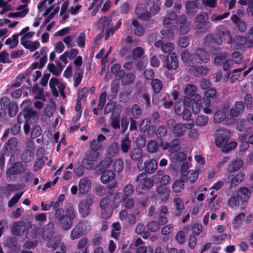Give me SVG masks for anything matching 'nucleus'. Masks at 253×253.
Here are the masks:
<instances>
[{"mask_svg":"<svg viewBox=\"0 0 253 253\" xmlns=\"http://www.w3.org/2000/svg\"><path fill=\"white\" fill-rule=\"evenodd\" d=\"M196 23L194 29L198 30L201 33H205L210 31V23L209 17L206 13L197 15L195 18Z\"/></svg>","mask_w":253,"mask_h":253,"instance_id":"f257e3e1","label":"nucleus"},{"mask_svg":"<svg viewBox=\"0 0 253 253\" xmlns=\"http://www.w3.org/2000/svg\"><path fill=\"white\" fill-rule=\"evenodd\" d=\"M94 196L88 194L85 199L82 200L78 205L79 212L82 217L87 216L90 212V207L93 203Z\"/></svg>","mask_w":253,"mask_h":253,"instance_id":"f03ea898","label":"nucleus"},{"mask_svg":"<svg viewBox=\"0 0 253 253\" xmlns=\"http://www.w3.org/2000/svg\"><path fill=\"white\" fill-rule=\"evenodd\" d=\"M160 58L169 70H176L178 67V58L175 53L170 52L167 56L161 55Z\"/></svg>","mask_w":253,"mask_h":253,"instance_id":"7ed1b4c3","label":"nucleus"},{"mask_svg":"<svg viewBox=\"0 0 253 253\" xmlns=\"http://www.w3.org/2000/svg\"><path fill=\"white\" fill-rule=\"evenodd\" d=\"M66 221L63 222V229H69L72 226L73 220L76 218V214L73 205L71 203L66 204L65 206Z\"/></svg>","mask_w":253,"mask_h":253,"instance_id":"20e7f679","label":"nucleus"},{"mask_svg":"<svg viewBox=\"0 0 253 253\" xmlns=\"http://www.w3.org/2000/svg\"><path fill=\"white\" fill-rule=\"evenodd\" d=\"M230 133L226 129H217L216 132L215 143L217 147L222 148L229 141Z\"/></svg>","mask_w":253,"mask_h":253,"instance_id":"39448f33","label":"nucleus"},{"mask_svg":"<svg viewBox=\"0 0 253 253\" xmlns=\"http://www.w3.org/2000/svg\"><path fill=\"white\" fill-rule=\"evenodd\" d=\"M245 174L243 172H239L236 174H229L228 175L226 182L229 184L228 189L232 190L235 188L245 179Z\"/></svg>","mask_w":253,"mask_h":253,"instance_id":"423d86ee","label":"nucleus"},{"mask_svg":"<svg viewBox=\"0 0 253 253\" xmlns=\"http://www.w3.org/2000/svg\"><path fill=\"white\" fill-rule=\"evenodd\" d=\"M115 177V173L111 170H103L101 175V181L103 183L111 182L108 184L107 187L111 190L117 186L118 183L116 180H114Z\"/></svg>","mask_w":253,"mask_h":253,"instance_id":"0eeeda50","label":"nucleus"},{"mask_svg":"<svg viewBox=\"0 0 253 253\" xmlns=\"http://www.w3.org/2000/svg\"><path fill=\"white\" fill-rule=\"evenodd\" d=\"M21 163H16L9 169H7L6 172V179L8 181H13L15 178V175L23 172L25 169Z\"/></svg>","mask_w":253,"mask_h":253,"instance_id":"6e6552de","label":"nucleus"},{"mask_svg":"<svg viewBox=\"0 0 253 253\" xmlns=\"http://www.w3.org/2000/svg\"><path fill=\"white\" fill-rule=\"evenodd\" d=\"M194 123L193 120H190L189 122L185 124L177 123L173 126V134L177 137L183 136L185 132V129L192 128L194 126Z\"/></svg>","mask_w":253,"mask_h":253,"instance_id":"1a4fd4ad","label":"nucleus"},{"mask_svg":"<svg viewBox=\"0 0 253 253\" xmlns=\"http://www.w3.org/2000/svg\"><path fill=\"white\" fill-rule=\"evenodd\" d=\"M251 191L246 187H241L237 192V196L241 202V208L244 209L247 206L250 198Z\"/></svg>","mask_w":253,"mask_h":253,"instance_id":"9d476101","label":"nucleus"},{"mask_svg":"<svg viewBox=\"0 0 253 253\" xmlns=\"http://www.w3.org/2000/svg\"><path fill=\"white\" fill-rule=\"evenodd\" d=\"M173 210L172 214L174 216L179 217L184 214L186 211L183 200L179 198H174L173 200Z\"/></svg>","mask_w":253,"mask_h":253,"instance_id":"9b49d317","label":"nucleus"},{"mask_svg":"<svg viewBox=\"0 0 253 253\" xmlns=\"http://www.w3.org/2000/svg\"><path fill=\"white\" fill-rule=\"evenodd\" d=\"M194 64L195 63H206L209 62L210 58V53L205 50L201 48L197 49L196 52L194 53Z\"/></svg>","mask_w":253,"mask_h":253,"instance_id":"f8f14e48","label":"nucleus"},{"mask_svg":"<svg viewBox=\"0 0 253 253\" xmlns=\"http://www.w3.org/2000/svg\"><path fill=\"white\" fill-rule=\"evenodd\" d=\"M151 86L153 92L152 102L153 104L157 105L159 103V100L156 99V97L157 95L162 90L163 84L160 80L154 79H152L151 82Z\"/></svg>","mask_w":253,"mask_h":253,"instance_id":"ddd939ff","label":"nucleus"},{"mask_svg":"<svg viewBox=\"0 0 253 253\" xmlns=\"http://www.w3.org/2000/svg\"><path fill=\"white\" fill-rule=\"evenodd\" d=\"M99 154L97 153H92L87 156V158H83L82 160L81 164L84 169H92L94 167V161L98 157Z\"/></svg>","mask_w":253,"mask_h":253,"instance_id":"4468645a","label":"nucleus"},{"mask_svg":"<svg viewBox=\"0 0 253 253\" xmlns=\"http://www.w3.org/2000/svg\"><path fill=\"white\" fill-rule=\"evenodd\" d=\"M217 34L221 35L225 40H227L229 43L233 42L230 32L228 27L225 25H219L216 27Z\"/></svg>","mask_w":253,"mask_h":253,"instance_id":"2eb2a0df","label":"nucleus"},{"mask_svg":"<svg viewBox=\"0 0 253 253\" xmlns=\"http://www.w3.org/2000/svg\"><path fill=\"white\" fill-rule=\"evenodd\" d=\"M26 230V226L23 221L15 222L11 228V234L13 235L20 236L22 235Z\"/></svg>","mask_w":253,"mask_h":253,"instance_id":"dca6fc26","label":"nucleus"},{"mask_svg":"<svg viewBox=\"0 0 253 253\" xmlns=\"http://www.w3.org/2000/svg\"><path fill=\"white\" fill-rule=\"evenodd\" d=\"M54 233V225L51 222L48 223L43 227L42 237L44 240L50 239Z\"/></svg>","mask_w":253,"mask_h":253,"instance_id":"f3484780","label":"nucleus"},{"mask_svg":"<svg viewBox=\"0 0 253 253\" xmlns=\"http://www.w3.org/2000/svg\"><path fill=\"white\" fill-rule=\"evenodd\" d=\"M123 75L120 76L117 80H121L122 85H127L133 83L136 76L133 73H126L125 71L123 72Z\"/></svg>","mask_w":253,"mask_h":253,"instance_id":"a211bd4d","label":"nucleus"},{"mask_svg":"<svg viewBox=\"0 0 253 253\" xmlns=\"http://www.w3.org/2000/svg\"><path fill=\"white\" fill-rule=\"evenodd\" d=\"M84 224L81 222L78 223L73 229L70 233V238L72 240L79 239L82 235L84 234Z\"/></svg>","mask_w":253,"mask_h":253,"instance_id":"6ab92c4d","label":"nucleus"},{"mask_svg":"<svg viewBox=\"0 0 253 253\" xmlns=\"http://www.w3.org/2000/svg\"><path fill=\"white\" fill-rule=\"evenodd\" d=\"M245 109L244 103L242 101H237L230 109V114L232 117H236L242 113Z\"/></svg>","mask_w":253,"mask_h":253,"instance_id":"aec40b11","label":"nucleus"},{"mask_svg":"<svg viewBox=\"0 0 253 253\" xmlns=\"http://www.w3.org/2000/svg\"><path fill=\"white\" fill-rule=\"evenodd\" d=\"M190 69V71L192 72L193 75L195 77L201 78L205 76L208 72V68L206 67L202 66H194V65H191Z\"/></svg>","mask_w":253,"mask_h":253,"instance_id":"412c9836","label":"nucleus"},{"mask_svg":"<svg viewBox=\"0 0 253 253\" xmlns=\"http://www.w3.org/2000/svg\"><path fill=\"white\" fill-rule=\"evenodd\" d=\"M204 40L205 43L209 44L214 43L217 45H220L222 42V37L217 34L215 36L209 34L204 38Z\"/></svg>","mask_w":253,"mask_h":253,"instance_id":"4be33fe9","label":"nucleus"},{"mask_svg":"<svg viewBox=\"0 0 253 253\" xmlns=\"http://www.w3.org/2000/svg\"><path fill=\"white\" fill-rule=\"evenodd\" d=\"M90 188V181L86 177L80 180L79 182V190L81 194H84L88 192Z\"/></svg>","mask_w":253,"mask_h":253,"instance_id":"5701e85b","label":"nucleus"},{"mask_svg":"<svg viewBox=\"0 0 253 253\" xmlns=\"http://www.w3.org/2000/svg\"><path fill=\"white\" fill-rule=\"evenodd\" d=\"M181 176V178L185 182L188 180L191 183H194L197 180L199 173L195 170H189L187 171L186 174H182Z\"/></svg>","mask_w":253,"mask_h":253,"instance_id":"b1692460","label":"nucleus"},{"mask_svg":"<svg viewBox=\"0 0 253 253\" xmlns=\"http://www.w3.org/2000/svg\"><path fill=\"white\" fill-rule=\"evenodd\" d=\"M158 162L155 159H152L150 161L145 162L144 164L145 171L149 174L154 173L157 169Z\"/></svg>","mask_w":253,"mask_h":253,"instance_id":"393cba45","label":"nucleus"},{"mask_svg":"<svg viewBox=\"0 0 253 253\" xmlns=\"http://www.w3.org/2000/svg\"><path fill=\"white\" fill-rule=\"evenodd\" d=\"M157 192L160 195L162 201H167L169 196L170 190L167 186L159 185L157 188Z\"/></svg>","mask_w":253,"mask_h":253,"instance_id":"a878e982","label":"nucleus"},{"mask_svg":"<svg viewBox=\"0 0 253 253\" xmlns=\"http://www.w3.org/2000/svg\"><path fill=\"white\" fill-rule=\"evenodd\" d=\"M243 165V161L241 159H236L230 163L227 167V171L230 173L238 170Z\"/></svg>","mask_w":253,"mask_h":253,"instance_id":"bb28decb","label":"nucleus"},{"mask_svg":"<svg viewBox=\"0 0 253 253\" xmlns=\"http://www.w3.org/2000/svg\"><path fill=\"white\" fill-rule=\"evenodd\" d=\"M194 101L191 105L193 113L195 114H198L201 108L202 107V103H203V99H201V97L199 94L195 96Z\"/></svg>","mask_w":253,"mask_h":253,"instance_id":"cd10ccee","label":"nucleus"},{"mask_svg":"<svg viewBox=\"0 0 253 253\" xmlns=\"http://www.w3.org/2000/svg\"><path fill=\"white\" fill-rule=\"evenodd\" d=\"M181 58L184 62L189 64V65H194V54H190L186 49H184L181 51Z\"/></svg>","mask_w":253,"mask_h":253,"instance_id":"c85d7f7f","label":"nucleus"},{"mask_svg":"<svg viewBox=\"0 0 253 253\" xmlns=\"http://www.w3.org/2000/svg\"><path fill=\"white\" fill-rule=\"evenodd\" d=\"M185 8L188 15H194L197 12V3L196 1H188L186 3Z\"/></svg>","mask_w":253,"mask_h":253,"instance_id":"c756f323","label":"nucleus"},{"mask_svg":"<svg viewBox=\"0 0 253 253\" xmlns=\"http://www.w3.org/2000/svg\"><path fill=\"white\" fill-rule=\"evenodd\" d=\"M184 182H185V181L183 180L180 176V179L176 180L172 185L173 191L176 193L182 192L184 189Z\"/></svg>","mask_w":253,"mask_h":253,"instance_id":"7c9ffc66","label":"nucleus"},{"mask_svg":"<svg viewBox=\"0 0 253 253\" xmlns=\"http://www.w3.org/2000/svg\"><path fill=\"white\" fill-rule=\"evenodd\" d=\"M171 159L173 162H183L186 158V155L183 152H176L170 154Z\"/></svg>","mask_w":253,"mask_h":253,"instance_id":"2f4dec72","label":"nucleus"},{"mask_svg":"<svg viewBox=\"0 0 253 253\" xmlns=\"http://www.w3.org/2000/svg\"><path fill=\"white\" fill-rule=\"evenodd\" d=\"M55 217L59 222L61 227L63 229V222L66 221L65 212L63 209H57L55 210Z\"/></svg>","mask_w":253,"mask_h":253,"instance_id":"473e14b6","label":"nucleus"},{"mask_svg":"<svg viewBox=\"0 0 253 253\" xmlns=\"http://www.w3.org/2000/svg\"><path fill=\"white\" fill-rule=\"evenodd\" d=\"M131 142L128 136L123 138L121 141V149L123 153L128 152L131 146Z\"/></svg>","mask_w":253,"mask_h":253,"instance_id":"72a5a7b5","label":"nucleus"},{"mask_svg":"<svg viewBox=\"0 0 253 253\" xmlns=\"http://www.w3.org/2000/svg\"><path fill=\"white\" fill-rule=\"evenodd\" d=\"M111 126L115 129L120 128V114L113 112L111 114Z\"/></svg>","mask_w":253,"mask_h":253,"instance_id":"f704fd0d","label":"nucleus"},{"mask_svg":"<svg viewBox=\"0 0 253 253\" xmlns=\"http://www.w3.org/2000/svg\"><path fill=\"white\" fill-rule=\"evenodd\" d=\"M99 22L102 24V29H105L107 27H110L112 26V15H110L108 16H102Z\"/></svg>","mask_w":253,"mask_h":253,"instance_id":"c9c22d12","label":"nucleus"},{"mask_svg":"<svg viewBox=\"0 0 253 253\" xmlns=\"http://www.w3.org/2000/svg\"><path fill=\"white\" fill-rule=\"evenodd\" d=\"M229 54L227 52H223L220 55L214 57V64L218 66L222 65L228 58Z\"/></svg>","mask_w":253,"mask_h":253,"instance_id":"e433bc0d","label":"nucleus"},{"mask_svg":"<svg viewBox=\"0 0 253 253\" xmlns=\"http://www.w3.org/2000/svg\"><path fill=\"white\" fill-rule=\"evenodd\" d=\"M162 34V39L166 41H170L173 39L174 33L172 29H163L161 31Z\"/></svg>","mask_w":253,"mask_h":253,"instance_id":"4c0bfd02","label":"nucleus"},{"mask_svg":"<svg viewBox=\"0 0 253 253\" xmlns=\"http://www.w3.org/2000/svg\"><path fill=\"white\" fill-rule=\"evenodd\" d=\"M197 92V87L193 84H188L185 89L184 93L186 96H190L191 97H194L197 94H196Z\"/></svg>","mask_w":253,"mask_h":253,"instance_id":"58836bf2","label":"nucleus"},{"mask_svg":"<svg viewBox=\"0 0 253 253\" xmlns=\"http://www.w3.org/2000/svg\"><path fill=\"white\" fill-rule=\"evenodd\" d=\"M84 73L80 68H76V71L74 75V86L77 87L80 84L83 77Z\"/></svg>","mask_w":253,"mask_h":253,"instance_id":"ea45409f","label":"nucleus"},{"mask_svg":"<svg viewBox=\"0 0 253 253\" xmlns=\"http://www.w3.org/2000/svg\"><path fill=\"white\" fill-rule=\"evenodd\" d=\"M19 186L17 184H8L6 187L2 189V193L4 195H8L11 192L19 190Z\"/></svg>","mask_w":253,"mask_h":253,"instance_id":"a19ab883","label":"nucleus"},{"mask_svg":"<svg viewBox=\"0 0 253 253\" xmlns=\"http://www.w3.org/2000/svg\"><path fill=\"white\" fill-rule=\"evenodd\" d=\"M47 69L49 72L56 77H59L62 72L63 67L57 68L53 63H49L47 65Z\"/></svg>","mask_w":253,"mask_h":253,"instance_id":"79ce46f5","label":"nucleus"},{"mask_svg":"<svg viewBox=\"0 0 253 253\" xmlns=\"http://www.w3.org/2000/svg\"><path fill=\"white\" fill-rule=\"evenodd\" d=\"M180 140L178 138L173 139L170 142V153H174L179 151L181 148Z\"/></svg>","mask_w":253,"mask_h":253,"instance_id":"37998d69","label":"nucleus"},{"mask_svg":"<svg viewBox=\"0 0 253 253\" xmlns=\"http://www.w3.org/2000/svg\"><path fill=\"white\" fill-rule=\"evenodd\" d=\"M113 168L115 172L120 173L124 169V162L119 158L116 159L113 165Z\"/></svg>","mask_w":253,"mask_h":253,"instance_id":"c03bdc74","label":"nucleus"},{"mask_svg":"<svg viewBox=\"0 0 253 253\" xmlns=\"http://www.w3.org/2000/svg\"><path fill=\"white\" fill-rule=\"evenodd\" d=\"M38 231L36 226L29 227L26 231V238L30 240L34 239L37 236Z\"/></svg>","mask_w":253,"mask_h":253,"instance_id":"a18cd8bd","label":"nucleus"},{"mask_svg":"<svg viewBox=\"0 0 253 253\" xmlns=\"http://www.w3.org/2000/svg\"><path fill=\"white\" fill-rule=\"evenodd\" d=\"M131 114L133 118L139 119L142 115V110L138 105L133 104L131 107Z\"/></svg>","mask_w":253,"mask_h":253,"instance_id":"49530a36","label":"nucleus"},{"mask_svg":"<svg viewBox=\"0 0 253 253\" xmlns=\"http://www.w3.org/2000/svg\"><path fill=\"white\" fill-rule=\"evenodd\" d=\"M124 71V70H121V66L119 64H115L111 68V71L115 75L117 80L120 76L123 75L122 74H123Z\"/></svg>","mask_w":253,"mask_h":253,"instance_id":"de8ad7c7","label":"nucleus"},{"mask_svg":"<svg viewBox=\"0 0 253 253\" xmlns=\"http://www.w3.org/2000/svg\"><path fill=\"white\" fill-rule=\"evenodd\" d=\"M241 143L239 145V151L241 152L246 151L249 148V143L247 141H245L246 136L245 135H241L239 137Z\"/></svg>","mask_w":253,"mask_h":253,"instance_id":"09e8293b","label":"nucleus"},{"mask_svg":"<svg viewBox=\"0 0 253 253\" xmlns=\"http://www.w3.org/2000/svg\"><path fill=\"white\" fill-rule=\"evenodd\" d=\"M239 200L237 196L231 197L228 201L229 207L235 210L238 209L239 207Z\"/></svg>","mask_w":253,"mask_h":253,"instance_id":"8fccbe9b","label":"nucleus"},{"mask_svg":"<svg viewBox=\"0 0 253 253\" xmlns=\"http://www.w3.org/2000/svg\"><path fill=\"white\" fill-rule=\"evenodd\" d=\"M159 146H160L159 143H158L156 140H152L147 144L148 151L151 153H154L157 151Z\"/></svg>","mask_w":253,"mask_h":253,"instance_id":"3c124183","label":"nucleus"},{"mask_svg":"<svg viewBox=\"0 0 253 253\" xmlns=\"http://www.w3.org/2000/svg\"><path fill=\"white\" fill-rule=\"evenodd\" d=\"M142 153L141 149L139 148L133 149L130 153L131 159L135 161H139L141 159Z\"/></svg>","mask_w":253,"mask_h":253,"instance_id":"603ef678","label":"nucleus"},{"mask_svg":"<svg viewBox=\"0 0 253 253\" xmlns=\"http://www.w3.org/2000/svg\"><path fill=\"white\" fill-rule=\"evenodd\" d=\"M33 153L31 150L27 149L21 155V160L25 163H28L32 160Z\"/></svg>","mask_w":253,"mask_h":253,"instance_id":"864d4df0","label":"nucleus"},{"mask_svg":"<svg viewBox=\"0 0 253 253\" xmlns=\"http://www.w3.org/2000/svg\"><path fill=\"white\" fill-rule=\"evenodd\" d=\"M160 225L157 221L152 220L147 224V229L151 232H155L160 229Z\"/></svg>","mask_w":253,"mask_h":253,"instance_id":"5fc2aeb1","label":"nucleus"},{"mask_svg":"<svg viewBox=\"0 0 253 253\" xmlns=\"http://www.w3.org/2000/svg\"><path fill=\"white\" fill-rule=\"evenodd\" d=\"M162 106L166 109H169L173 105V101L169 95L164 96L161 100Z\"/></svg>","mask_w":253,"mask_h":253,"instance_id":"6e6d98bb","label":"nucleus"},{"mask_svg":"<svg viewBox=\"0 0 253 253\" xmlns=\"http://www.w3.org/2000/svg\"><path fill=\"white\" fill-rule=\"evenodd\" d=\"M208 117L202 115L197 117L195 120V123L198 126H205L208 124Z\"/></svg>","mask_w":253,"mask_h":253,"instance_id":"4d7b16f0","label":"nucleus"},{"mask_svg":"<svg viewBox=\"0 0 253 253\" xmlns=\"http://www.w3.org/2000/svg\"><path fill=\"white\" fill-rule=\"evenodd\" d=\"M167 132V128L165 126H159L156 132L158 140L159 141L160 139H162L163 137L166 136Z\"/></svg>","mask_w":253,"mask_h":253,"instance_id":"13d9d810","label":"nucleus"},{"mask_svg":"<svg viewBox=\"0 0 253 253\" xmlns=\"http://www.w3.org/2000/svg\"><path fill=\"white\" fill-rule=\"evenodd\" d=\"M112 206L106 207L105 208L101 209V215L102 218L104 219H107L110 217L112 214Z\"/></svg>","mask_w":253,"mask_h":253,"instance_id":"bf43d9fd","label":"nucleus"},{"mask_svg":"<svg viewBox=\"0 0 253 253\" xmlns=\"http://www.w3.org/2000/svg\"><path fill=\"white\" fill-rule=\"evenodd\" d=\"M123 201L125 202V207L127 210L132 209L135 204V199L133 198L124 197Z\"/></svg>","mask_w":253,"mask_h":253,"instance_id":"052dcab7","label":"nucleus"},{"mask_svg":"<svg viewBox=\"0 0 253 253\" xmlns=\"http://www.w3.org/2000/svg\"><path fill=\"white\" fill-rule=\"evenodd\" d=\"M144 52L143 49L141 47L134 48L132 52V57L134 60H137L143 56Z\"/></svg>","mask_w":253,"mask_h":253,"instance_id":"680f3d73","label":"nucleus"},{"mask_svg":"<svg viewBox=\"0 0 253 253\" xmlns=\"http://www.w3.org/2000/svg\"><path fill=\"white\" fill-rule=\"evenodd\" d=\"M8 114L10 117H13L16 116L18 111V106L16 103L13 101L7 107Z\"/></svg>","mask_w":253,"mask_h":253,"instance_id":"e2e57ef3","label":"nucleus"},{"mask_svg":"<svg viewBox=\"0 0 253 253\" xmlns=\"http://www.w3.org/2000/svg\"><path fill=\"white\" fill-rule=\"evenodd\" d=\"M123 195L121 192L117 193L114 196L113 199V205L114 208H117L123 200Z\"/></svg>","mask_w":253,"mask_h":253,"instance_id":"0e129e2a","label":"nucleus"},{"mask_svg":"<svg viewBox=\"0 0 253 253\" xmlns=\"http://www.w3.org/2000/svg\"><path fill=\"white\" fill-rule=\"evenodd\" d=\"M237 146V143L235 141L228 142L222 148V151L224 153H228L231 150L235 149Z\"/></svg>","mask_w":253,"mask_h":253,"instance_id":"69168bd1","label":"nucleus"},{"mask_svg":"<svg viewBox=\"0 0 253 253\" xmlns=\"http://www.w3.org/2000/svg\"><path fill=\"white\" fill-rule=\"evenodd\" d=\"M150 121L147 119H143L139 125L140 131L142 132H146L149 128Z\"/></svg>","mask_w":253,"mask_h":253,"instance_id":"338daca9","label":"nucleus"},{"mask_svg":"<svg viewBox=\"0 0 253 253\" xmlns=\"http://www.w3.org/2000/svg\"><path fill=\"white\" fill-rule=\"evenodd\" d=\"M134 189L132 185L130 183L127 184L123 189L124 197H129L134 192Z\"/></svg>","mask_w":253,"mask_h":253,"instance_id":"774afa93","label":"nucleus"}]
</instances>
